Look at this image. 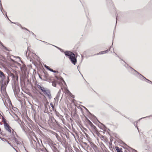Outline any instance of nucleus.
<instances>
[{"label":"nucleus","mask_w":152,"mask_h":152,"mask_svg":"<svg viewBox=\"0 0 152 152\" xmlns=\"http://www.w3.org/2000/svg\"><path fill=\"white\" fill-rule=\"evenodd\" d=\"M43 92L45 94L47 95L49 99L51 98V94L50 93V91L49 90L45 88Z\"/></svg>","instance_id":"obj_3"},{"label":"nucleus","mask_w":152,"mask_h":152,"mask_svg":"<svg viewBox=\"0 0 152 152\" xmlns=\"http://www.w3.org/2000/svg\"><path fill=\"white\" fill-rule=\"evenodd\" d=\"M107 50H105L104 51H101V52H100L99 53H98L97 54L99 55V54H103L106 53L107 52Z\"/></svg>","instance_id":"obj_7"},{"label":"nucleus","mask_w":152,"mask_h":152,"mask_svg":"<svg viewBox=\"0 0 152 152\" xmlns=\"http://www.w3.org/2000/svg\"><path fill=\"white\" fill-rule=\"evenodd\" d=\"M53 86H56V84H55L53 83Z\"/></svg>","instance_id":"obj_12"},{"label":"nucleus","mask_w":152,"mask_h":152,"mask_svg":"<svg viewBox=\"0 0 152 152\" xmlns=\"http://www.w3.org/2000/svg\"><path fill=\"white\" fill-rule=\"evenodd\" d=\"M0 77L1 78L2 80L5 78V76L3 72L0 70Z\"/></svg>","instance_id":"obj_4"},{"label":"nucleus","mask_w":152,"mask_h":152,"mask_svg":"<svg viewBox=\"0 0 152 152\" xmlns=\"http://www.w3.org/2000/svg\"><path fill=\"white\" fill-rule=\"evenodd\" d=\"M49 70L50 71H51V72H58L57 71H56L53 70L52 69H50H50H49Z\"/></svg>","instance_id":"obj_8"},{"label":"nucleus","mask_w":152,"mask_h":152,"mask_svg":"<svg viewBox=\"0 0 152 152\" xmlns=\"http://www.w3.org/2000/svg\"><path fill=\"white\" fill-rule=\"evenodd\" d=\"M52 46H53L56 47L57 48H58V49L60 50H61V49H60V48H59L58 47H57V46H54V45H52Z\"/></svg>","instance_id":"obj_11"},{"label":"nucleus","mask_w":152,"mask_h":152,"mask_svg":"<svg viewBox=\"0 0 152 152\" xmlns=\"http://www.w3.org/2000/svg\"><path fill=\"white\" fill-rule=\"evenodd\" d=\"M115 148L117 151V152H123L118 147H115Z\"/></svg>","instance_id":"obj_6"},{"label":"nucleus","mask_w":152,"mask_h":152,"mask_svg":"<svg viewBox=\"0 0 152 152\" xmlns=\"http://www.w3.org/2000/svg\"><path fill=\"white\" fill-rule=\"evenodd\" d=\"M50 105H51V107L53 108L54 107L53 103H50Z\"/></svg>","instance_id":"obj_10"},{"label":"nucleus","mask_w":152,"mask_h":152,"mask_svg":"<svg viewBox=\"0 0 152 152\" xmlns=\"http://www.w3.org/2000/svg\"><path fill=\"white\" fill-rule=\"evenodd\" d=\"M45 66L46 68L47 69H48L49 70L50 69V68L49 66L46 65H45Z\"/></svg>","instance_id":"obj_9"},{"label":"nucleus","mask_w":152,"mask_h":152,"mask_svg":"<svg viewBox=\"0 0 152 152\" xmlns=\"http://www.w3.org/2000/svg\"><path fill=\"white\" fill-rule=\"evenodd\" d=\"M66 55L69 57V58L71 62L74 65H75L77 62V60L75 58V56L73 53L71 52L66 51L65 52Z\"/></svg>","instance_id":"obj_1"},{"label":"nucleus","mask_w":152,"mask_h":152,"mask_svg":"<svg viewBox=\"0 0 152 152\" xmlns=\"http://www.w3.org/2000/svg\"><path fill=\"white\" fill-rule=\"evenodd\" d=\"M38 88L41 90V91L43 92L46 88H44L40 86L39 85H38Z\"/></svg>","instance_id":"obj_5"},{"label":"nucleus","mask_w":152,"mask_h":152,"mask_svg":"<svg viewBox=\"0 0 152 152\" xmlns=\"http://www.w3.org/2000/svg\"><path fill=\"white\" fill-rule=\"evenodd\" d=\"M67 92H69V91L68 90H67Z\"/></svg>","instance_id":"obj_13"},{"label":"nucleus","mask_w":152,"mask_h":152,"mask_svg":"<svg viewBox=\"0 0 152 152\" xmlns=\"http://www.w3.org/2000/svg\"><path fill=\"white\" fill-rule=\"evenodd\" d=\"M4 126L5 129L9 132L10 133L11 131V127L9 126L8 124L6 122V121L5 120L4 121Z\"/></svg>","instance_id":"obj_2"}]
</instances>
